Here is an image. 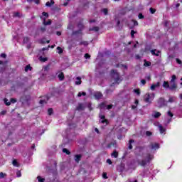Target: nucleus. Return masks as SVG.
<instances>
[{
	"mask_svg": "<svg viewBox=\"0 0 182 182\" xmlns=\"http://www.w3.org/2000/svg\"><path fill=\"white\" fill-rule=\"evenodd\" d=\"M111 76L112 78L114 80V82L110 85L111 87H113L114 85H119L120 82L122 80L120 76V73L117 72V70H111Z\"/></svg>",
	"mask_w": 182,
	"mask_h": 182,
	"instance_id": "obj_1",
	"label": "nucleus"
},
{
	"mask_svg": "<svg viewBox=\"0 0 182 182\" xmlns=\"http://www.w3.org/2000/svg\"><path fill=\"white\" fill-rule=\"evenodd\" d=\"M154 159V156L151 154H146V156L145 159H142L141 161H138L139 166H141V167H146L147 164H150V162Z\"/></svg>",
	"mask_w": 182,
	"mask_h": 182,
	"instance_id": "obj_2",
	"label": "nucleus"
},
{
	"mask_svg": "<svg viewBox=\"0 0 182 182\" xmlns=\"http://www.w3.org/2000/svg\"><path fill=\"white\" fill-rule=\"evenodd\" d=\"M176 80H177V77L176 75H173L171 76V80L170 81V85H171V90L173 92L174 90H177V82H176Z\"/></svg>",
	"mask_w": 182,
	"mask_h": 182,
	"instance_id": "obj_3",
	"label": "nucleus"
},
{
	"mask_svg": "<svg viewBox=\"0 0 182 182\" xmlns=\"http://www.w3.org/2000/svg\"><path fill=\"white\" fill-rule=\"evenodd\" d=\"M31 100V95H23L20 97V102L22 105H26L29 103Z\"/></svg>",
	"mask_w": 182,
	"mask_h": 182,
	"instance_id": "obj_4",
	"label": "nucleus"
},
{
	"mask_svg": "<svg viewBox=\"0 0 182 182\" xmlns=\"http://www.w3.org/2000/svg\"><path fill=\"white\" fill-rule=\"evenodd\" d=\"M158 107H164L166 106V100L164 97H160L158 101Z\"/></svg>",
	"mask_w": 182,
	"mask_h": 182,
	"instance_id": "obj_5",
	"label": "nucleus"
},
{
	"mask_svg": "<svg viewBox=\"0 0 182 182\" xmlns=\"http://www.w3.org/2000/svg\"><path fill=\"white\" fill-rule=\"evenodd\" d=\"M149 147L151 150H157L160 149V144L159 143L151 142Z\"/></svg>",
	"mask_w": 182,
	"mask_h": 182,
	"instance_id": "obj_6",
	"label": "nucleus"
},
{
	"mask_svg": "<svg viewBox=\"0 0 182 182\" xmlns=\"http://www.w3.org/2000/svg\"><path fill=\"white\" fill-rule=\"evenodd\" d=\"M100 119H101L102 120L100 121V123H102V124H105V123L106 124H109V121L106 119V116L103 115V114H100L99 115Z\"/></svg>",
	"mask_w": 182,
	"mask_h": 182,
	"instance_id": "obj_7",
	"label": "nucleus"
},
{
	"mask_svg": "<svg viewBox=\"0 0 182 182\" xmlns=\"http://www.w3.org/2000/svg\"><path fill=\"white\" fill-rule=\"evenodd\" d=\"M94 97L97 100H100V99H102V97H103V94H102V92H96L94 93Z\"/></svg>",
	"mask_w": 182,
	"mask_h": 182,
	"instance_id": "obj_8",
	"label": "nucleus"
},
{
	"mask_svg": "<svg viewBox=\"0 0 182 182\" xmlns=\"http://www.w3.org/2000/svg\"><path fill=\"white\" fill-rule=\"evenodd\" d=\"M163 87H164V89H169L171 90V84H169L168 81H164Z\"/></svg>",
	"mask_w": 182,
	"mask_h": 182,
	"instance_id": "obj_9",
	"label": "nucleus"
},
{
	"mask_svg": "<svg viewBox=\"0 0 182 182\" xmlns=\"http://www.w3.org/2000/svg\"><path fill=\"white\" fill-rule=\"evenodd\" d=\"M82 160V154H75V161L79 163Z\"/></svg>",
	"mask_w": 182,
	"mask_h": 182,
	"instance_id": "obj_10",
	"label": "nucleus"
},
{
	"mask_svg": "<svg viewBox=\"0 0 182 182\" xmlns=\"http://www.w3.org/2000/svg\"><path fill=\"white\" fill-rule=\"evenodd\" d=\"M156 87H160V82H157L156 84L151 85V90H156Z\"/></svg>",
	"mask_w": 182,
	"mask_h": 182,
	"instance_id": "obj_11",
	"label": "nucleus"
},
{
	"mask_svg": "<svg viewBox=\"0 0 182 182\" xmlns=\"http://www.w3.org/2000/svg\"><path fill=\"white\" fill-rule=\"evenodd\" d=\"M116 146H117L116 141H114L108 144L107 145V149H112V147H116Z\"/></svg>",
	"mask_w": 182,
	"mask_h": 182,
	"instance_id": "obj_12",
	"label": "nucleus"
},
{
	"mask_svg": "<svg viewBox=\"0 0 182 182\" xmlns=\"http://www.w3.org/2000/svg\"><path fill=\"white\" fill-rule=\"evenodd\" d=\"M46 100H40V105H46V103H48V102L49 101V97L46 96Z\"/></svg>",
	"mask_w": 182,
	"mask_h": 182,
	"instance_id": "obj_13",
	"label": "nucleus"
},
{
	"mask_svg": "<svg viewBox=\"0 0 182 182\" xmlns=\"http://www.w3.org/2000/svg\"><path fill=\"white\" fill-rule=\"evenodd\" d=\"M58 79L59 80H60L62 82V80H65V74L61 72L59 75H58Z\"/></svg>",
	"mask_w": 182,
	"mask_h": 182,
	"instance_id": "obj_14",
	"label": "nucleus"
},
{
	"mask_svg": "<svg viewBox=\"0 0 182 182\" xmlns=\"http://www.w3.org/2000/svg\"><path fill=\"white\" fill-rule=\"evenodd\" d=\"M159 128L161 134H163V133H166V128H164L162 125H159Z\"/></svg>",
	"mask_w": 182,
	"mask_h": 182,
	"instance_id": "obj_15",
	"label": "nucleus"
},
{
	"mask_svg": "<svg viewBox=\"0 0 182 182\" xmlns=\"http://www.w3.org/2000/svg\"><path fill=\"white\" fill-rule=\"evenodd\" d=\"M101 12H102L105 16L109 15V9H106V8L102 9H101Z\"/></svg>",
	"mask_w": 182,
	"mask_h": 182,
	"instance_id": "obj_16",
	"label": "nucleus"
},
{
	"mask_svg": "<svg viewBox=\"0 0 182 182\" xmlns=\"http://www.w3.org/2000/svg\"><path fill=\"white\" fill-rule=\"evenodd\" d=\"M76 110H85V108L83 107V104H78V106L76 107Z\"/></svg>",
	"mask_w": 182,
	"mask_h": 182,
	"instance_id": "obj_17",
	"label": "nucleus"
},
{
	"mask_svg": "<svg viewBox=\"0 0 182 182\" xmlns=\"http://www.w3.org/2000/svg\"><path fill=\"white\" fill-rule=\"evenodd\" d=\"M76 80H77V81L75 82V85H82V77H76Z\"/></svg>",
	"mask_w": 182,
	"mask_h": 182,
	"instance_id": "obj_18",
	"label": "nucleus"
},
{
	"mask_svg": "<svg viewBox=\"0 0 182 182\" xmlns=\"http://www.w3.org/2000/svg\"><path fill=\"white\" fill-rule=\"evenodd\" d=\"M132 143H134V140L130 139V140L129 141L128 149H129V150H132V149H133V145H132Z\"/></svg>",
	"mask_w": 182,
	"mask_h": 182,
	"instance_id": "obj_19",
	"label": "nucleus"
},
{
	"mask_svg": "<svg viewBox=\"0 0 182 182\" xmlns=\"http://www.w3.org/2000/svg\"><path fill=\"white\" fill-rule=\"evenodd\" d=\"M43 25H45L46 26L48 25H52V20H48V21H46V18H44Z\"/></svg>",
	"mask_w": 182,
	"mask_h": 182,
	"instance_id": "obj_20",
	"label": "nucleus"
},
{
	"mask_svg": "<svg viewBox=\"0 0 182 182\" xmlns=\"http://www.w3.org/2000/svg\"><path fill=\"white\" fill-rule=\"evenodd\" d=\"M100 29V28L99 27H97V26H94V27L90 28L89 31H94L95 32H99Z\"/></svg>",
	"mask_w": 182,
	"mask_h": 182,
	"instance_id": "obj_21",
	"label": "nucleus"
},
{
	"mask_svg": "<svg viewBox=\"0 0 182 182\" xmlns=\"http://www.w3.org/2000/svg\"><path fill=\"white\" fill-rule=\"evenodd\" d=\"M52 5H55V1H53V0H50V2L48 1L46 4V6H47L48 7L52 6Z\"/></svg>",
	"mask_w": 182,
	"mask_h": 182,
	"instance_id": "obj_22",
	"label": "nucleus"
},
{
	"mask_svg": "<svg viewBox=\"0 0 182 182\" xmlns=\"http://www.w3.org/2000/svg\"><path fill=\"white\" fill-rule=\"evenodd\" d=\"M73 35H82V29L73 31Z\"/></svg>",
	"mask_w": 182,
	"mask_h": 182,
	"instance_id": "obj_23",
	"label": "nucleus"
},
{
	"mask_svg": "<svg viewBox=\"0 0 182 182\" xmlns=\"http://www.w3.org/2000/svg\"><path fill=\"white\" fill-rule=\"evenodd\" d=\"M144 100L146 103H151V101H150V94H146V97Z\"/></svg>",
	"mask_w": 182,
	"mask_h": 182,
	"instance_id": "obj_24",
	"label": "nucleus"
},
{
	"mask_svg": "<svg viewBox=\"0 0 182 182\" xmlns=\"http://www.w3.org/2000/svg\"><path fill=\"white\" fill-rule=\"evenodd\" d=\"M12 164L15 167H19V163H18V161L16 159L13 160Z\"/></svg>",
	"mask_w": 182,
	"mask_h": 182,
	"instance_id": "obj_25",
	"label": "nucleus"
},
{
	"mask_svg": "<svg viewBox=\"0 0 182 182\" xmlns=\"http://www.w3.org/2000/svg\"><path fill=\"white\" fill-rule=\"evenodd\" d=\"M160 116H161V113H160L159 112H156L155 114H154V119H159V117H160Z\"/></svg>",
	"mask_w": 182,
	"mask_h": 182,
	"instance_id": "obj_26",
	"label": "nucleus"
},
{
	"mask_svg": "<svg viewBox=\"0 0 182 182\" xmlns=\"http://www.w3.org/2000/svg\"><path fill=\"white\" fill-rule=\"evenodd\" d=\"M112 156L114 157V159H117V157H119V153H117V151L114 150L112 154Z\"/></svg>",
	"mask_w": 182,
	"mask_h": 182,
	"instance_id": "obj_27",
	"label": "nucleus"
},
{
	"mask_svg": "<svg viewBox=\"0 0 182 182\" xmlns=\"http://www.w3.org/2000/svg\"><path fill=\"white\" fill-rule=\"evenodd\" d=\"M63 153H65V154H67L68 156L70 154V151H68L66 148L63 149Z\"/></svg>",
	"mask_w": 182,
	"mask_h": 182,
	"instance_id": "obj_28",
	"label": "nucleus"
},
{
	"mask_svg": "<svg viewBox=\"0 0 182 182\" xmlns=\"http://www.w3.org/2000/svg\"><path fill=\"white\" fill-rule=\"evenodd\" d=\"M16 85L17 87H22V86H23V82L16 81Z\"/></svg>",
	"mask_w": 182,
	"mask_h": 182,
	"instance_id": "obj_29",
	"label": "nucleus"
},
{
	"mask_svg": "<svg viewBox=\"0 0 182 182\" xmlns=\"http://www.w3.org/2000/svg\"><path fill=\"white\" fill-rule=\"evenodd\" d=\"M4 104L6 105V106H11V102H9L6 98L4 99Z\"/></svg>",
	"mask_w": 182,
	"mask_h": 182,
	"instance_id": "obj_30",
	"label": "nucleus"
},
{
	"mask_svg": "<svg viewBox=\"0 0 182 182\" xmlns=\"http://www.w3.org/2000/svg\"><path fill=\"white\" fill-rule=\"evenodd\" d=\"M80 46L83 45L84 46H87V45H89V43L87 41H81L79 43Z\"/></svg>",
	"mask_w": 182,
	"mask_h": 182,
	"instance_id": "obj_31",
	"label": "nucleus"
},
{
	"mask_svg": "<svg viewBox=\"0 0 182 182\" xmlns=\"http://www.w3.org/2000/svg\"><path fill=\"white\" fill-rule=\"evenodd\" d=\"M28 70H32V67H31L30 65H27L25 67V72H28Z\"/></svg>",
	"mask_w": 182,
	"mask_h": 182,
	"instance_id": "obj_32",
	"label": "nucleus"
},
{
	"mask_svg": "<svg viewBox=\"0 0 182 182\" xmlns=\"http://www.w3.org/2000/svg\"><path fill=\"white\" fill-rule=\"evenodd\" d=\"M57 50H58V53H59V55H62V53H63V50L60 47H57Z\"/></svg>",
	"mask_w": 182,
	"mask_h": 182,
	"instance_id": "obj_33",
	"label": "nucleus"
},
{
	"mask_svg": "<svg viewBox=\"0 0 182 182\" xmlns=\"http://www.w3.org/2000/svg\"><path fill=\"white\" fill-rule=\"evenodd\" d=\"M37 180L38 182H45V178H42L41 176H38Z\"/></svg>",
	"mask_w": 182,
	"mask_h": 182,
	"instance_id": "obj_34",
	"label": "nucleus"
},
{
	"mask_svg": "<svg viewBox=\"0 0 182 182\" xmlns=\"http://www.w3.org/2000/svg\"><path fill=\"white\" fill-rule=\"evenodd\" d=\"M100 109H105L106 107V103L102 102L101 104L99 105Z\"/></svg>",
	"mask_w": 182,
	"mask_h": 182,
	"instance_id": "obj_35",
	"label": "nucleus"
},
{
	"mask_svg": "<svg viewBox=\"0 0 182 182\" xmlns=\"http://www.w3.org/2000/svg\"><path fill=\"white\" fill-rule=\"evenodd\" d=\"M48 115H49V116H52V114H53V109L49 108V109H48Z\"/></svg>",
	"mask_w": 182,
	"mask_h": 182,
	"instance_id": "obj_36",
	"label": "nucleus"
},
{
	"mask_svg": "<svg viewBox=\"0 0 182 182\" xmlns=\"http://www.w3.org/2000/svg\"><path fill=\"white\" fill-rule=\"evenodd\" d=\"M29 42V37H24L23 43H28Z\"/></svg>",
	"mask_w": 182,
	"mask_h": 182,
	"instance_id": "obj_37",
	"label": "nucleus"
},
{
	"mask_svg": "<svg viewBox=\"0 0 182 182\" xmlns=\"http://www.w3.org/2000/svg\"><path fill=\"white\" fill-rule=\"evenodd\" d=\"M39 60H41V62H47L48 58H43L42 56L39 57Z\"/></svg>",
	"mask_w": 182,
	"mask_h": 182,
	"instance_id": "obj_38",
	"label": "nucleus"
},
{
	"mask_svg": "<svg viewBox=\"0 0 182 182\" xmlns=\"http://www.w3.org/2000/svg\"><path fill=\"white\" fill-rule=\"evenodd\" d=\"M149 12H150L151 14H156V9H153V7H151V8L149 9Z\"/></svg>",
	"mask_w": 182,
	"mask_h": 182,
	"instance_id": "obj_39",
	"label": "nucleus"
},
{
	"mask_svg": "<svg viewBox=\"0 0 182 182\" xmlns=\"http://www.w3.org/2000/svg\"><path fill=\"white\" fill-rule=\"evenodd\" d=\"M156 50H156V49L151 50V55H153L154 56H159V54H156Z\"/></svg>",
	"mask_w": 182,
	"mask_h": 182,
	"instance_id": "obj_40",
	"label": "nucleus"
},
{
	"mask_svg": "<svg viewBox=\"0 0 182 182\" xmlns=\"http://www.w3.org/2000/svg\"><path fill=\"white\" fill-rule=\"evenodd\" d=\"M134 93H136L138 96H140V90L139 89H135L134 90Z\"/></svg>",
	"mask_w": 182,
	"mask_h": 182,
	"instance_id": "obj_41",
	"label": "nucleus"
},
{
	"mask_svg": "<svg viewBox=\"0 0 182 182\" xmlns=\"http://www.w3.org/2000/svg\"><path fill=\"white\" fill-rule=\"evenodd\" d=\"M132 22H133L134 23V26H139V22H137V21L132 19Z\"/></svg>",
	"mask_w": 182,
	"mask_h": 182,
	"instance_id": "obj_42",
	"label": "nucleus"
},
{
	"mask_svg": "<svg viewBox=\"0 0 182 182\" xmlns=\"http://www.w3.org/2000/svg\"><path fill=\"white\" fill-rule=\"evenodd\" d=\"M144 62H145L144 64V66H150L151 65V63H150L146 60H144Z\"/></svg>",
	"mask_w": 182,
	"mask_h": 182,
	"instance_id": "obj_43",
	"label": "nucleus"
},
{
	"mask_svg": "<svg viewBox=\"0 0 182 182\" xmlns=\"http://www.w3.org/2000/svg\"><path fill=\"white\" fill-rule=\"evenodd\" d=\"M102 178H105V180H107L108 177H107V173L104 172L102 173Z\"/></svg>",
	"mask_w": 182,
	"mask_h": 182,
	"instance_id": "obj_44",
	"label": "nucleus"
},
{
	"mask_svg": "<svg viewBox=\"0 0 182 182\" xmlns=\"http://www.w3.org/2000/svg\"><path fill=\"white\" fill-rule=\"evenodd\" d=\"M138 17H139V19H144V16L141 13L139 14Z\"/></svg>",
	"mask_w": 182,
	"mask_h": 182,
	"instance_id": "obj_45",
	"label": "nucleus"
},
{
	"mask_svg": "<svg viewBox=\"0 0 182 182\" xmlns=\"http://www.w3.org/2000/svg\"><path fill=\"white\" fill-rule=\"evenodd\" d=\"M13 16H14V18H19V16H20L19 12H16V13H14V15H13Z\"/></svg>",
	"mask_w": 182,
	"mask_h": 182,
	"instance_id": "obj_46",
	"label": "nucleus"
},
{
	"mask_svg": "<svg viewBox=\"0 0 182 182\" xmlns=\"http://www.w3.org/2000/svg\"><path fill=\"white\" fill-rule=\"evenodd\" d=\"M168 102L169 103H173V102H174V97H169Z\"/></svg>",
	"mask_w": 182,
	"mask_h": 182,
	"instance_id": "obj_47",
	"label": "nucleus"
},
{
	"mask_svg": "<svg viewBox=\"0 0 182 182\" xmlns=\"http://www.w3.org/2000/svg\"><path fill=\"white\" fill-rule=\"evenodd\" d=\"M22 173H21V171H17L16 172V177H21Z\"/></svg>",
	"mask_w": 182,
	"mask_h": 182,
	"instance_id": "obj_48",
	"label": "nucleus"
},
{
	"mask_svg": "<svg viewBox=\"0 0 182 182\" xmlns=\"http://www.w3.org/2000/svg\"><path fill=\"white\" fill-rule=\"evenodd\" d=\"M87 107H88L90 112H92V110H93V107H92L91 103L88 104Z\"/></svg>",
	"mask_w": 182,
	"mask_h": 182,
	"instance_id": "obj_49",
	"label": "nucleus"
},
{
	"mask_svg": "<svg viewBox=\"0 0 182 182\" xmlns=\"http://www.w3.org/2000/svg\"><path fill=\"white\" fill-rule=\"evenodd\" d=\"M168 116H169V117H173V116H174V114H173L171 111H168Z\"/></svg>",
	"mask_w": 182,
	"mask_h": 182,
	"instance_id": "obj_50",
	"label": "nucleus"
},
{
	"mask_svg": "<svg viewBox=\"0 0 182 182\" xmlns=\"http://www.w3.org/2000/svg\"><path fill=\"white\" fill-rule=\"evenodd\" d=\"M17 100L15 98H11L10 103H16Z\"/></svg>",
	"mask_w": 182,
	"mask_h": 182,
	"instance_id": "obj_51",
	"label": "nucleus"
},
{
	"mask_svg": "<svg viewBox=\"0 0 182 182\" xmlns=\"http://www.w3.org/2000/svg\"><path fill=\"white\" fill-rule=\"evenodd\" d=\"M134 33H136V31L134 30L131 31V37L134 38Z\"/></svg>",
	"mask_w": 182,
	"mask_h": 182,
	"instance_id": "obj_52",
	"label": "nucleus"
},
{
	"mask_svg": "<svg viewBox=\"0 0 182 182\" xmlns=\"http://www.w3.org/2000/svg\"><path fill=\"white\" fill-rule=\"evenodd\" d=\"M85 59H90V54L85 53Z\"/></svg>",
	"mask_w": 182,
	"mask_h": 182,
	"instance_id": "obj_53",
	"label": "nucleus"
},
{
	"mask_svg": "<svg viewBox=\"0 0 182 182\" xmlns=\"http://www.w3.org/2000/svg\"><path fill=\"white\" fill-rule=\"evenodd\" d=\"M146 136H151V134H153V133H151V132H150V131H146Z\"/></svg>",
	"mask_w": 182,
	"mask_h": 182,
	"instance_id": "obj_54",
	"label": "nucleus"
},
{
	"mask_svg": "<svg viewBox=\"0 0 182 182\" xmlns=\"http://www.w3.org/2000/svg\"><path fill=\"white\" fill-rule=\"evenodd\" d=\"M107 163L109 165L113 164V162L112 161V160L110 159H107Z\"/></svg>",
	"mask_w": 182,
	"mask_h": 182,
	"instance_id": "obj_55",
	"label": "nucleus"
},
{
	"mask_svg": "<svg viewBox=\"0 0 182 182\" xmlns=\"http://www.w3.org/2000/svg\"><path fill=\"white\" fill-rule=\"evenodd\" d=\"M43 16H46V18H48L49 17V14L47 12H43Z\"/></svg>",
	"mask_w": 182,
	"mask_h": 182,
	"instance_id": "obj_56",
	"label": "nucleus"
},
{
	"mask_svg": "<svg viewBox=\"0 0 182 182\" xmlns=\"http://www.w3.org/2000/svg\"><path fill=\"white\" fill-rule=\"evenodd\" d=\"M176 63H178V65H181V63H182L181 60L176 58Z\"/></svg>",
	"mask_w": 182,
	"mask_h": 182,
	"instance_id": "obj_57",
	"label": "nucleus"
},
{
	"mask_svg": "<svg viewBox=\"0 0 182 182\" xmlns=\"http://www.w3.org/2000/svg\"><path fill=\"white\" fill-rule=\"evenodd\" d=\"M112 107H113V105H109L107 106V110H110V109H112Z\"/></svg>",
	"mask_w": 182,
	"mask_h": 182,
	"instance_id": "obj_58",
	"label": "nucleus"
},
{
	"mask_svg": "<svg viewBox=\"0 0 182 182\" xmlns=\"http://www.w3.org/2000/svg\"><path fill=\"white\" fill-rule=\"evenodd\" d=\"M41 32H46V27H41Z\"/></svg>",
	"mask_w": 182,
	"mask_h": 182,
	"instance_id": "obj_59",
	"label": "nucleus"
},
{
	"mask_svg": "<svg viewBox=\"0 0 182 182\" xmlns=\"http://www.w3.org/2000/svg\"><path fill=\"white\" fill-rule=\"evenodd\" d=\"M168 59H174V55H173V54L169 55L168 57Z\"/></svg>",
	"mask_w": 182,
	"mask_h": 182,
	"instance_id": "obj_60",
	"label": "nucleus"
},
{
	"mask_svg": "<svg viewBox=\"0 0 182 182\" xmlns=\"http://www.w3.org/2000/svg\"><path fill=\"white\" fill-rule=\"evenodd\" d=\"M0 56L1 58H4V59L6 58V54L5 53H1Z\"/></svg>",
	"mask_w": 182,
	"mask_h": 182,
	"instance_id": "obj_61",
	"label": "nucleus"
},
{
	"mask_svg": "<svg viewBox=\"0 0 182 182\" xmlns=\"http://www.w3.org/2000/svg\"><path fill=\"white\" fill-rule=\"evenodd\" d=\"M95 22H96V20L95 19L90 20V23H95Z\"/></svg>",
	"mask_w": 182,
	"mask_h": 182,
	"instance_id": "obj_62",
	"label": "nucleus"
},
{
	"mask_svg": "<svg viewBox=\"0 0 182 182\" xmlns=\"http://www.w3.org/2000/svg\"><path fill=\"white\" fill-rule=\"evenodd\" d=\"M141 83L142 85H146V80H141Z\"/></svg>",
	"mask_w": 182,
	"mask_h": 182,
	"instance_id": "obj_63",
	"label": "nucleus"
},
{
	"mask_svg": "<svg viewBox=\"0 0 182 182\" xmlns=\"http://www.w3.org/2000/svg\"><path fill=\"white\" fill-rule=\"evenodd\" d=\"M110 92H113V90H111L110 89H108L106 90V93H107V94H109Z\"/></svg>",
	"mask_w": 182,
	"mask_h": 182,
	"instance_id": "obj_64",
	"label": "nucleus"
}]
</instances>
